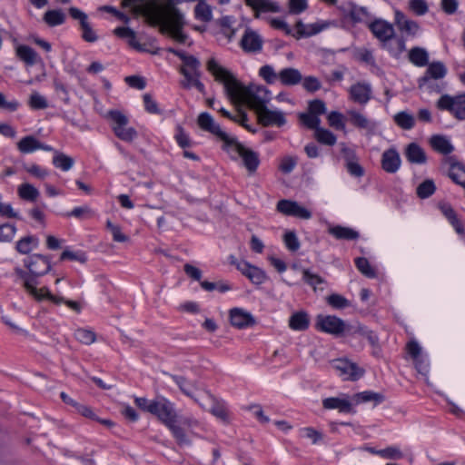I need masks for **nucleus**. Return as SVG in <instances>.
I'll list each match as a JSON object with an SVG mask.
<instances>
[{"mask_svg": "<svg viewBox=\"0 0 465 465\" xmlns=\"http://www.w3.org/2000/svg\"><path fill=\"white\" fill-rule=\"evenodd\" d=\"M183 0H122L124 7H130L135 15H143L153 25H159L162 32L168 33L178 43L186 41L183 32L185 24L183 15L175 5Z\"/></svg>", "mask_w": 465, "mask_h": 465, "instance_id": "obj_1", "label": "nucleus"}, {"mask_svg": "<svg viewBox=\"0 0 465 465\" xmlns=\"http://www.w3.org/2000/svg\"><path fill=\"white\" fill-rule=\"evenodd\" d=\"M151 414L155 415L165 426H167L180 444H189V433L187 428L189 424L180 426L177 424V415L173 403L165 398H157L154 400L153 411Z\"/></svg>", "mask_w": 465, "mask_h": 465, "instance_id": "obj_2", "label": "nucleus"}, {"mask_svg": "<svg viewBox=\"0 0 465 465\" xmlns=\"http://www.w3.org/2000/svg\"><path fill=\"white\" fill-rule=\"evenodd\" d=\"M230 100L235 104H245L257 113L267 106L271 100V93L262 85L245 86L240 83Z\"/></svg>", "mask_w": 465, "mask_h": 465, "instance_id": "obj_3", "label": "nucleus"}, {"mask_svg": "<svg viewBox=\"0 0 465 465\" xmlns=\"http://www.w3.org/2000/svg\"><path fill=\"white\" fill-rule=\"evenodd\" d=\"M207 70L216 82L223 85L224 91L230 99L241 82L214 57L208 60Z\"/></svg>", "mask_w": 465, "mask_h": 465, "instance_id": "obj_4", "label": "nucleus"}, {"mask_svg": "<svg viewBox=\"0 0 465 465\" xmlns=\"http://www.w3.org/2000/svg\"><path fill=\"white\" fill-rule=\"evenodd\" d=\"M170 52L179 55L183 59V65L181 67V74L183 75V80L181 82L184 88L195 87L199 91H203L201 84V62L193 56H185L173 49Z\"/></svg>", "mask_w": 465, "mask_h": 465, "instance_id": "obj_5", "label": "nucleus"}, {"mask_svg": "<svg viewBox=\"0 0 465 465\" xmlns=\"http://www.w3.org/2000/svg\"><path fill=\"white\" fill-rule=\"evenodd\" d=\"M109 121L114 134L124 142H132L137 136V132L134 127L128 125V117L119 110H110L105 114Z\"/></svg>", "mask_w": 465, "mask_h": 465, "instance_id": "obj_6", "label": "nucleus"}, {"mask_svg": "<svg viewBox=\"0 0 465 465\" xmlns=\"http://www.w3.org/2000/svg\"><path fill=\"white\" fill-rule=\"evenodd\" d=\"M226 152L232 159H241L249 173H252L257 170L260 163L258 153L243 146L237 140L232 143H229Z\"/></svg>", "mask_w": 465, "mask_h": 465, "instance_id": "obj_7", "label": "nucleus"}, {"mask_svg": "<svg viewBox=\"0 0 465 465\" xmlns=\"http://www.w3.org/2000/svg\"><path fill=\"white\" fill-rule=\"evenodd\" d=\"M15 274L16 276V281L21 282L26 293L33 297L36 302H43L45 300V296L49 294V289L47 287L44 286L38 288L37 280L23 269L18 267L15 268Z\"/></svg>", "mask_w": 465, "mask_h": 465, "instance_id": "obj_8", "label": "nucleus"}, {"mask_svg": "<svg viewBox=\"0 0 465 465\" xmlns=\"http://www.w3.org/2000/svg\"><path fill=\"white\" fill-rule=\"evenodd\" d=\"M315 326L318 330L334 336H340L351 331V327L347 325L343 320L333 315H318Z\"/></svg>", "mask_w": 465, "mask_h": 465, "instance_id": "obj_9", "label": "nucleus"}, {"mask_svg": "<svg viewBox=\"0 0 465 465\" xmlns=\"http://www.w3.org/2000/svg\"><path fill=\"white\" fill-rule=\"evenodd\" d=\"M440 110L449 111L458 120H465V94L456 96L442 95L437 102Z\"/></svg>", "mask_w": 465, "mask_h": 465, "instance_id": "obj_10", "label": "nucleus"}, {"mask_svg": "<svg viewBox=\"0 0 465 465\" xmlns=\"http://www.w3.org/2000/svg\"><path fill=\"white\" fill-rule=\"evenodd\" d=\"M331 367L339 371L340 376L346 381H357L364 375V369L346 358L335 359L331 361Z\"/></svg>", "mask_w": 465, "mask_h": 465, "instance_id": "obj_11", "label": "nucleus"}, {"mask_svg": "<svg viewBox=\"0 0 465 465\" xmlns=\"http://www.w3.org/2000/svg\"><path fill=\"white\" fill-rule=\"evenodd\" d=\"M230 263L234 265L252 283L262 284L267 280V275L261 268L252 265L246 261H238L234 256L229 257Z\"/></svg>", "mask_w": 465, "mask_h": 465, "instance_id": "obj_12", "label": "nucleus"}, {"mask_svg": "<svg viewBox=\"0 0 465 465\" xmlns=\"http://www.w3.org/2000/svg\"><path fill=\"white\" fill-rule=\"evenodd\" d=\"M276 210L287 216H293L303 220H309L312 218V213L310 210L292 200H280L277 203Z\"/></svg>", "mask_w": 465, "mask_h": 465, "instance_id": "obj_13", "label": "nucleus"}, {"mask_svg": "<svg viewBox=\"0 0 465 465\" xmlns=\"http://www.w3.org/2000/svg\"><path fill=\"white\" fill-rule=\"evenodd\" d=\"M239 45L245 53H259L262 49L263 39L256 30L247 26Z\"/></svg>", "mask_w": 465, "mask_h": 465, "instance_id": "obj_14", "label": "nucleus"}, {"mask_svg": "<svg viewBox=\"0 0 465 465\" xmlns=\"http://www.w3.org/2000/svg\"><path fill=\"white\" fill-rule=\"evenodd\" d=\"M25 266L35 279L45 275L51 270L49 259L41 254H33L25 259Z\"/></svg>", "mask_w": 465, "mask_h": 465, "instance_id": "obj_15", "label": "nucleus"}, {"mask_svg": "<svg viewBox=\"0 0 465 465\" xmlns=\"http://www.w3.org/2000/svg\"><path fill=\"white\" fill-rule=\"evenodd\" d=\"M258 122L263 126H278L285 124L284 114L279 110H271L267 106L256 113Z\"/></svg>", "mask_w": 465, "mask_h": 465, "instance_id": "obj_16", "label": "nucleus"}, {"mask_svg": "<svg viewBox=\"0 0 465 465\" xmlns=\"http://www.w3.org/2000/svg\"><path fill=\"white\" fill-rule=\"evenodd\" d=\"M205 131L210 132L217 141L223 143V148L226 151L229 143H232L236 139L230 136L212 116L205 114Z\"/></svg>", "mask_w": 465, "mask_h": 465, "instance_id": "obj_17", "label": "nucleus"}, {"mask_svg": "<svg viewBox=\"0 0 465 465\" xmlns=\"http://www.w3.org/2000/svg\"><path fill=\"white\" fill-rule=\"evenodd\" d=\"M208 396L211 401L208 411L221 422L229 424L231 415L225 402L211 393H209Z\"/></svg>", "mask_w": 465, "mask_h": 465, "instance_id": "obj_18", "label": "nucleus"}, {"mask_svg": "<svg viewBox=\"0 0 465 465\" xmlns=\"http://www.w3.org/2000/svg\"><path fill=\"white\" fill-rule=\"evenodd\" d=\"M350 99L359 104H366L371 96V86L367 83H356L349 89Z\"/></svg>", "mask_w": 465, "mask_h": 465, "instance_id": "obj_19", "label": "nucleus"}, {"mask_svg": "<svg viewBox=\"0 0 465 465\" xmlns=\"http://www.w3.org/2000/svg\"><path fill=\"white\" fill-rule=\"evenodd\" d=\"M230 321L233 327L244 329L255 324L253 316L240 308H234L230 311Z\"/></svg>", "mask_w": 465, "mask_h": 465, "instance_id": "obj_20", "label": "nucleus"}, {"mask_svg": "<svg viewBox=\"0 0 465 465\" xmlns=\"http://www.w3.org/2000/svg\"><path fill=\"white\" fill-rule=\"evenodd\" d=\"M401 163L400 153L395 148H390L383 152L381 156V167L386 173H396L400 169Z\"/></svg>", "mask_w": 465, "mask_h": 465, "instance_id": "obj_21", "label": "nucleus"}, {"mask_svg": "<svg viewBox=\"0 0 465 465\" xmlns=\"http://www.w3.org/2000/svg\"><path fill=\"white\" fill-rule=\"evenodd\" d=\"M369 27L375 37L382 42L390 40L394 35V28L392 25L385 20H375L370 24Z\"/></svg>", "mask_w": 465, "mask_h": 465, "instance_id": "obj_22", "label": "nucleus"}, {"mask_svg": "<svg viewBox=\"0 0 465 465\" xmlns=\"http://www.w3.org/2000/svg\"><path fill=\"white\" fill-rule=\"evenodd\" d=\"M245 3L254 11V17L258 18L261 13H279L280 5L273 0H245Z\"/></svg>", "mask_w": 465, "mask_h": 465, "instance_id": "obj_23", "label": "nucleus"}, {"mask_svg": "<svg viewBox=\"0 0 465 465\" xmlns=\"http://www.w3.org/2000/svg\"><path fill=\"white\" fill-rule=\"evenodd\" d=\"M347 116L350 123L356 128L366 130L369 133H372L376 128L374 122L357 110L351 109L347 111Z\"/></svg>", "mask_w": 465, "mask_h": 465, "instance_id": "obj_24", "label": "nucleus"}, {"mask_svg": "<svg viewBox=\"0 0 465 465\" xmlns=\"http://www.w3.org/2000/svg\"><path fill=\"white\" fill-rule=\"evenodd\" d=\"M395 24L401 32L408 35L415 36L420 31V25L416 21L407 18L401 11L395 12Z\"/></svg>", "mask_w": 465, "mask_h": 465, "instance_id": "obj_25", "label": "nucleus"}, {"mask_svg": "<svg viewBox=\"0 0 465 465\" xmlns=\"http://www.w3.org/2000/svg\"><path fill=\"white\" fill-rule=\"evenodd\" d=\"M447 69L440 62H434L429 64L424 76L419 80V87L423 88L430 79H440L445 76Z\"/></svg>", "mask_w": 465, "mask_h": 465, "instance_id": "obj_26", "label": "nucleus"}, {"mask_svg": "<svg viewBox=\"0 0 465 465\" xmlns=\"http://www.w3.org/2000/svg\"><path fill=\"white\" fill-rule=\"evenodd\" d=\"M404 155L411 163L423 164L427 161L424 150L416 143H411L404 150Z\"/></svg>", "mask_w": 465, "mask_h": 465, "instance_id": "obj_27", "label": "nucleus"}, {"mask_svg": "<svg viewBox=\"0 0 465 465\" xmlns=\"http://www.w3.org/2000/svg\"><path fill=\"white\" fill-rule=\"evenodd\" d=\"M15 54L26 65L32 66L40 61L38 54L32 47L25 45H17Z\"/></svg>", "mask_w": 465, "mask_h": 465, "instance_id": "obj_28", "label": "nucleus"}, {"mask_svg": "<svg viewBox=\"0 0 465 465\" xmlns=\"http://www.w3.org/2000/svg\"><path fill=\"white\" fill-rule=\"evenodd\" d=\"M234 24V17L230 15L223 16L215 23L228 43L232 42L236 35L237 29L233 26Z\"/></svg>", "mask_w": 465, "mask_h": 465, "instance_id": "obj_29", "label": "nucleus"}, {"mask_svg": "<svg viewBox=\"0 0 465 465\" xmlns=\"http://www.w3.org/2000/svg\"><path fill=\"white\" fill-rule=\"evenodd\" d=\"M279 81L283 85H296L302 81V73L293 67H287L278 73Z\"/></svg>", "mask_w": 465, "mask_h": 465, "instance_id": "obj_30", "label": "nucleus"}, {"mask_svg": "<svg viewBox=\"0 0 465 465\" xmlns=\"http://www.w3.org/2000/svg\"><path fill=\"white\" fill-rule=\"evenodd\" d=\"M439 208L441 211L442 214L449 220V222L455 228L456 232L459 234L464 233V228L462 223L458 219L457 214L451 205L448 203L441 202L439 203Z\"/></svg>", "mask_w": 465, "mask_h": 465, "instance_id": "obj_31", "label": "nucleus"}, {"mask_svg": "<svg viewBox=\"0 0 465 465\" xmlns=\"http://www.w3.org/2000/svg\"><path fill=\"white\" fill-rule=\"evenodd\" d=\"M322 406L327 410L337 409L341 412H351V404L346 398L331 397L322 401Z\"/></svg>", "mask_w": 465, "mask_h": 465, "instance_id": "obj_32", "label": "nucleus"}, {"mask_svg": "<svg viewBox=\"0 0 465 465\" xmlns=\"http://www.w3.org/2000/svg\"><path fill=\"white\" fill-rule=\"evenodd\" d=\"M114 34L119 38L127 39L131 47L136 50H143L141 44L137 40L136 33L132 28L119 26L114 30Z\"/></svg>", "mask_w": 465, "mask_h": 465, "instance_id": "obj_33", "label": "nucleus"}, {"mask_svg": "<svg viewBox=\"0 0 465 465\" xmlns=\"http://www.w3.org/2000/svg\"><path fill=\"white\" fill-rule=\"evenodd\" d=\"M310 324V319L305 312L293 313L289 320V327L293 331H305Z\"/></svg>", "mask_w": 465, "mask_h": 465, "instance_id": "obj_34", "label": "nucleus"}, {"mask_svg": "<svg viewBox=\"0 0 465 465\" xmlns=\"http://www.w3.org/2000/svg\"><path fill=\"white\" fill-rule=\"evenodd\" d=\"M430 143L435 151L442 154H449L454 149L450 142L446 137L441 135H433L430 138Z\"/></svg>", "mask_w": 465, "mask_h": 465, "instance_id": "obj_35", "label": "nucleus"}, {"mask_svg": "<svg viewBox=\"0 0 465 465\" xmlns=\"http://www.w3.org/2000/svg\"><path fill=\"white\" fill-rule=\"evenodd\" d=\"M17 193L23 200L35 202L40 195L39 191L33 184L25 183L18 186Z\"/></svg>", "mask_w": 465, "mask_h": 465, "instance_id": "obj_36", "label": "nucleus"}, {"mask_svg": "<svg viewBox=\"0 0 465 465\" xmlns=\"http://www.w3.org/2000/svg\"><path fill=\"white\" fill-rule=\"evenodd\" d=\"M410 61L417 66H424L428 64L429 54L421 47H413L409 52Z\"/></svg>", "mask_w": 465, "mask_h": 465, "instance_id": "obj_37", "label": "nucleus"}, {"mask_svg": "<svg viewBox=\"0 0 465 465\" xmlns=\"http://www.w3.org/2000/svg\"><path fill=\"white\" fill-rule=\"evenodd\" d=\"M17 149L22 153H31L39 148V141L33 135L23 137L17 143Z\"/></svg>", "mask_w": 465, "mask_h": 465, "instance_id": "obj_38", "label": "nucleus"}, {"mask_svg": "<svg viewBox=\"0 0 465 465\" xmlns=\"http://www.w3.org/2000/svg\"><path fill=\"white\" fill-rule=\"evenodd\" d=\"M39 241L35 236H26L16 242V251L22 254H27L37 248Z\"/></svg>", "mask_w": 465, "mask_h": 465, "instance_id": "obj_39", "label": "nucleus"}, {"mask_svg": "<svg viewBox=\"0 0 465 465\" xmlns=\"http://www.w3.org/2000/svg\"><path fill=\"white\" fill-rule=\"evenodd\" d=\"M329 232L337 239L354 240L359 237V233L356 231L339 225L331 227Z\"/></svg>", "mask_w": 465, "mask_h": 465, "instance_id": "obj_40", "label": "nucleus"}, {"mask_svg": "<svg viewBox=\"0 0 465 465\" xmlns=\"http://www.w3.org/2000/svg\"><path fill=\"white\" fill-rule=\"evenodd\" d=\"M45 300H49L53 303L58 305L61 303L66 304L71 310L74 312L80 313L82 312V305L80 302L72 301V300H66L62 296L54 295L49 291V294H46L45 296Z\"/></svg>", "mask_w": 465, "mask_h": 465, "instance_id": "obj_41", "label": "nucleus"}, {"mask_svg": "<svg viewBox=\"0 0 465 465\" xmlns=\"http://www.w3.org/2000/svg\"><path fill=\"white\" fill-rule=\"evenodd\" d=\"M395 124L404 130L411 129L415 124L414 116L409 112L402 111L393 116Z\"/></svg>", "mask_w": 465, "mask_h": 465, "instance_id": "obj_42", "label": "nucleus"}, {"mask_svg": "<svg viewBox=\"0 0 465 465\" xmlns=\"http://www.w3.org/2000/svg\"><path fill=\"white\" fill-rule=\"evenodd\" d=\"M43 19L49 26H57L64 23L65 15L62 10H49Z\"/></svg>", "mask_w": 465, "mask_h": 465, "instance_id": "obj_43", "label": "nucleus"}, {"mask_svg": "<svg viewBox=\"0 0 465 465\" xmlns=\"http://www.w3.org/2000/svg\"><path fill=\"white\" fill-rule=\"evenodd\" d=\"M53 164L63 171H69L74 165V160L63 153L54 151Z\"/></svg>", "mask_w": 465, "mask_h": 465, "instance_id": "obj_44", "label": "nucleus"}, {"mask_svg": "<svg viewBox=\"0 0 465 465\" xmlns=\"http://www.w3.org/2000/svg\"><path fill=\"white\" fill-rule=\"evenodd\" d=\"M450 178L465 189V168L460 163H452L449 170Z\"/></svg>", "mask_w": 465, "mask_h": 465, "instance_id": "obj_45", "label": "nucleus"}, {"mask_svg": "<svg viewBox=\"0 0 465 465\" xmlns=\"http://www.w3.org/2000/svg\"><path fill=\"white\" fill-rule=\"evenodd\" d=\"M314 137L319 143L330 146L334 145L337 140L334 134L322 127H319L314 131Z\"/></svg>", "mask_w": 465, "mask_h": 465, "instance_id": "obj_46", "label": "nucleus"}, {"mask_svg": "<svg viewBox=\"0 0 465 465\" xmlns=\"http://www.w3.org/2000/svg\"><path fill=\"white\" fill-rule=\"evenodd\" d=\"M74 336L79 342L85 345L93 344L96 341L95 333L90 329L78 328Z\"/></svg>", "mask_w": 465, "mask_h": 465, "instance_id": "obj_47", "label": "nucleus"}, {"mask_svg": "<svg viewBox=\"0 0 465 465\" xmlns=\"http://www.w3.org/2000/svg\"><path fill=\"white\" fill-rule=\"evenodd\" d=\"M353 400L356 404L368 402V401L381 402L383 401V396L380 393L366 391H362V392L355 394L353 396Z\"/></svg>", "mask_w": 465, "mask_h": 465, "instance_id": "obj_48", "label": "nucleus"}, {"mask_svg": "<svg viewBox=\"0 0 465 465\" xmlns=\"http://www.w3.org/2000/svg\"><path fill=\"white\" fill-rule=\"evenodd\" d=\"M299 119L300 122L309 129L316 131V129L320 127L321 119L310 111L308 113L300 114Z\"/></svg>", "mask_w": 465, "mask_h": 465, "instance_id": "obj_49", "label": "nucleus"}, {"mask_svg": "<svg viewBox=\"0 0 465 465\" xmlns=\"http://www.w3.org/2000/svg\"><path fill=\"white\" fill-rule=\"evenodd\" d=\"M28 105L34 110H41L48 107V102L44 95L34 91L29 96Z\"/></svg>", "mask_w": 465, "mask_h": 465, "instance_id": "obj_50", "label": "nucleus"}, {"mask_svg": "<svg viewBox=\"0 0 465 465\" xmlns=\"http://www.w3.org/2000/svg\"><path fill=\"white\" fill-rule=\"evenodd\" d=\"M436 190L435 183L432 180L427 179L424 182H422L418 187H417V195L420 199H426L430 196H431Z\"/></svg>", "mask_w": 465, "mask_h": 465, "instance_id": "obj_51", "label": "nucleus"}, {"mask_svg": "<svg viewBox=\"0 0 465 465\" xmlns=\"http://www.w3.org/2000/svg\"><path fill=\"white\" fill-rule=\"evenodd\" d=\"M327 119L331 127L336 130L345 131L344 117L341 113L332 111L328 114Z\"/></svg>", "mask_w": 465, "mask_h": 465, "instance_id": "obj_52", "label": "nucleus"}, {"mask_svg": "<svg viewBox=\"0 0 465 465\" xmlns=\"http://www.w3.org/2000/svg\"><path fill=\"white\" fill-rule=\"evenodd\" d=\"M16 231L14 224L4 223L0 225V242H10L15 238Z\"/></svg>", "mask_w": 465, "mask_h": 465, "instance_id": "obj_53", "label": "nucleus"}, {"mask_svg": "<svg viewBox=\"0 0 465 465\" xmlns=\"http://www.w3.org/2000/svg\"><path fill=\"white\" fill-rule=\"evenodd\" d=\"M259 75L269 84H274L279 80L278 73L272 65H263L259 70Z\"/></svg>", "mask_w": 465, "mask_h": 465, "instance_id": "obj_54", "label": "nucleus"}, {"mask_svg": "<svg viewBox=\"0 0 465 465\" xmlns=\"http://www.w3.org/2000/svg\"><path fill=\"white\" fill-rule=\"evenodd\" d=\"M408 7L414 15L421 16L428 13L429 5L425 0H410Z\"/></svg>", "mask_w": 465, "mask_h": 465, "instance_id": "obj_55", "label": "nucleus"}, {"mask_svg": "<svg viewBox=\"0 0 465 465\" xmlns=\"http://www.w3.org/2000/svg\"><path fill=\"white\" fill-rule=\"evenodd\" d=\"M358 270L364 274L366 277L374 278L376 277V272L370 264L366 258L360 257L355 260Z\"/></svg>", "mask_w": 465, "mask_h": 465, "instance_id": "obj_56", "label": "nucleus"}, {"mask_svg": "<svg viewBox=\"0 0 465 465\" xmlns=\"http://www.w3.org/2000/svg\"><path fill=\"white\" fill-rule=\"evenodd\" d=\"M302 278L306 283L313 288L314 291L317 290V285L325 282L319 274L313 273L308 269L302 270Z\"/></svg>", "mask_w": 465, "mask_h": 465, "instance_id": "obj_57", "label": "nucleus"}, {"mask_svg": "<svg viewBox=\"0 0 465 465\" xmlns=\"http://www.w3.org/2000/svg\"><path fill=\"white\" fill-rule=\"evenodd\" d=\"M177 384L187 396L198 401L197 396L201 395V391L199 390H196L192 384L183 378L177 380Z\"/></svg>", "mask_w": 465, "mask_h": 465, "instance_id": "obj_58", "label": "nucleus"}, {"mask_svg": "<svg viewBox=\"0 0 465 465\" xmlns=\"http://www.w3.org/2000/svg\"><path fill=\"white\" fill-rule=\"evenodd\" d=\"M351 332L359 333L368 339L371 345H376L378 342V337L371 331L368 330L361 324H357L355 327H351Z\"/></svg>", "mask_w": 465, "mask_h": 465, "instance_id": "obj_59", "label": "nucleus"}, {"mask_svg": "<svg viewBox=\"0 0 465 465\" xmlns=\"http://www.w3.org/2000/svg\"><path fill=\"white\" fill-rule=\"evenodd\" d=\"M106 227L111 232L114 241L125 242L129 240L128 236L122 232L120 226L114 224L111 221L106 222Z\"/></svg>", "mask_w": 465, "mask_h": 465, "instance_id": "obj_60", "label": "nucleus"}, {"mask_svg": "<svg viewBox=\"0 0 465 465\" xmlns=\"http://www.w3.org/2000/svg\"><path fill=\"white\" fill-rule=\"evenodd\" d=\"M297 157L286 155L282 158L281 163L279 164V169L284 173H290L297 164Z\"/></svg>", "mask_w": 465, "mask_h": 465, "instance_id": "obj_61", "label": "nucleus"}, {"mask_svg": "<svg viewBox=\"0 0 465 465\" xmlns=\"http://www.w3.org/2000/svg\"><path fill=\"white\" fill-rule=\"evenodd\" d=\"M283 241L286 247L292 252H296L300 248V242L294 232H286L283 236Z\"/></svg>", "mask_w": 465, "mask_h": 465, "instance_id": "obj_62", "label": "nucleus"}, {"mask_svg": "<svg viewBox=\"0 0 465 465\" xmlns=\"http://www.w3.org/2000/svg\"><path fill=\"white\" fill-rule=\"evenodd\" d=\"M70 215L80 219H88L94 215V212L88 205H83L74 208Z\"/></svg>", "mask_w": 465, "mask_h": 465, "instance_id": "obj_63", "label": "nucleus"}, {"mask_svg": "<svg viewBox=\"0 0 465 465\" xmlns=\"http://www.w3.org/2000/svg\"><path fill=\"white\" fill-rule=\"evenodd\" d=\"M327 302L336 309H343L349 306V302L340 294H331L327 297Z\"/></svg>", "mask_w": 465, "mask_h": 465, "instance_id": "obj_64", "label": "nucleus"}]
</instances>
